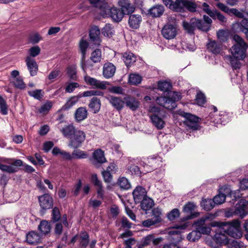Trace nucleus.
I'll return each mask as SVG.
<instances>
[{
	"mask_svg": "<svg viewBox=\"0 0 248 248\" xmlns=\"http://www.w3.org/2000/svg\"><path fill=\"white\" fill-rule=\"evenodd\" d=\"M53 104L51 101H47L46 103L43 105L39 109L38 112L43 114H46L52 108Z\"/></svg>",
	"mask_w": 248,
	"mask_h": 248,
	"instance_id": "obj_44",
	"label": "nucleus"
},
{
	"mask_svg": "<svg viewBox=\"0 0 248 248\" xmlns=\"http://www.w3.org/2000/svg\"><path fill=\"white\" fill-rule=\"evenodd\" d=\"M79 96H74L71 97L62 107L61 110H65L69 109L77 103L79 100Z\"/></svg>",
	"mask_w": 248,
	"mask_h": 248,
	"instance_id": "obj_42",
	"label": "nucleus"
},
{
	"mask_svg": "<svg viewBox=\"0 0 248 248\" xmlns=\"http://www.w3.org/2000/svg\"><path fill=\"white\" fill-rule=\"evenodd\" d=\"M141 208L144 211L150 210L154 205L153 200L146 196L140 202Z\"/></svg>",
	"mask_w": 248,
	"mask_h": 248,
	"instance_id": "obj_40",
	"label": "nucleus"
},
{
	"mask_svg": "<svg viewBox=\"0 0 248 248\" xmlns=\"http://www.w3.org/2000/svg\"><path fill=\"white\" fill-rule=\"evenodd\" d=\"M156 102L160 106L168 109H173L177 106L175 101L172 100L169 96V97L165 96L158 97L156 99Z\"/></svg>",
	"mask_w": 248,
	"mask_h": 248,
	"instance_id": "obj_9",
	"label": "nucleus"
},
{
	"mask_svg": "<svg viewBox=\"0 0 248 248\" xmlns=\"http://www.w3.org/2000/svg\"><path fill=\"white\" fill-rule=\"evenodd\" d=\"M123 60L126 66L129 67L136 62V57L132 53L126 52L123 54Z\"/></svg>",
	"mask_w": 248,
	"mask_h": 248,
	"instance_id": "obj_35",
	"label": "nucleus"
},
{
	"mask_svg": "<svg viewBox=\"0 0 248 248\" xmlns=\"http://www.w3.org/2000/svg\"><path fill=\"white\" fill-rule=\"evenodd\" d=\"M201 237V234L196 229L189 233L187 236V240L191 242H195L198 240Z\"/></svg>",
	"mask_w": 248,
	"mask_h": 248,
	"instance_id": "obj_50",
	"label": "nucleus"
},
{
	"mask_svg": "<svg viewBox=\"0 0 248 248\" xmlns=\"http://www.w3.org/2000/svg\"><path fill=\"white\" fill-rule=\"evenodd\" d=\"M182 4L180 5V11L187 9L190 12L196 11V4L193 0H182Z\"/></svg>",
	"mask_w": 248,
	"mask_h": 248,
	"instance_id": "obj_29",
	"label": "nucleus"
},
{
	"mask_svg": "<svg viewBox=\"0 0 248 248\" xmlns=\"http://www.w3.org/2000/svg\"><path fill=\"white\" fill-rule=\"evenodd\" d=\"M142 77L136 73L130 74L128 77V82L133 85H137L141 83Z\"/></svg>",
	"mask_w": 248,
	"mask_h": 248,
	"instance_id": "obj_41",
	"label": "nucleus"
},
{
	"mask_svg": "<svg viewBox=\"0 0 248 248\" xmlns=\"http://www.w3.org/2000/svg\"><path fill=\"white\" fill-rule=\"evenodd\" d=\"M228 32L223 30H219L217 32V37L220 42H225L228 40Z\"/></svg>",
	"mask_w": 248,
	"mask_h": 248,
	"instance_id": "obj_58",
	"label": "nucleus"
},
{
	"mask_svg": "<svg viewBox=\"0 0 248 248\" xmlns=\"http://www.w3.org/2000/svg\"><path fill=\"white\" fill-rule=\"evenodd\" d=\"M93 158L96 163L100 164L103 163L106 161L104 152L101 149H97L93 152Z\"/></svg>",
	"mask_w": 248,
	"mask_h": 248,
	"instance_id": "obj_39",
	"label": "nucleus"
},
{
	"mask_svg": "<svg viewBox=\"0 0 248 248\" xmlns=\"http://www.w3.org/2000/svg\"><path fill=\"white\" fill-rule=\"evenodd\" d=\"M77 129L72 124L65 126L61 129L63 136L70 140Z\"/></svg>",
	"mask_w": 248,
	"mask_h": 248,
	"instance_id": "obj_30",
	"label": "nucleus"
},
{
	"mask_svg": "<svg viewBox=\"0 0 248 248\" xmlns=\"http://www.w3.org/2000/svg\"><path fill=\"white\" fill-rule=\"evenodd\" d=\"M101 51L99 49H96L91 54V60L93 62H100L101 60Z\"/></svg>",
	"mask_w": 248,
	"mask_h": 248,
	"instance_id": "obj_49",
	"label": "nucleus"
},
{
	"mask_svg": "<svg viewBox=\"0 0 248 248\" xmlns=\"http://www.w3.org/2000/svg\"><path fill=\"white\" fill-rule=\"evenodd\" d=\"M0 170L2 171L8 173H14L16 171V168L12 165H6L0 162Z\"/></svg>",
	"mask_w": 248,
	"mask_h": 248,
	"instance_id": "obj_56",
	"label": "nucleus"
},
{
	"mask_svg": "<svg viewBox=\"0 0 248 248\" xmlns=\"http://www.w3.org/2000/svg\"><path fill=\"white\" fill-rule=\"evenodd\" d=\"M79 246L81 248H86L89 244V235L86 232H81L79 235Z\"/></svg>",
	"mask_w": 248,
	"mask_h": 248,
	"instance_id": "obj_36",
	"label": "nucleus"
},
{
	"mask_svg": "<svg viewBox=\"0 0 248 248\" xmlns=\"http://www.w3.org/2000/svg\"><path fill=\"white\" fill-rule=\"evenodd\" d=\"M226 199V195L223 193H219L213 199V202L215 204H220L223 203Z\"/></svg>",
	"mask_w": 248,
	"mask_h": 248,
	"instance_id": "obj_63",
	"label": "nucleus"
},
{
	"mask_svg": "<svg viewBox=\"0 0 248 248\" xmlns=\"http://www.w3.org/2000/svg\"><path fill=\"white\" fill-rule=\"evenodd\" d=\"M246 204L244 202H240L235 206V209L234 211V214L239 216L241 218L246 216L248 214V211L247 210Z\"/></svg>",
	"mask_w": 248,
	"mask_h": 248,
	"instance_id": "obj_22",
	"label": "nucleus"
},
{
	"mask_svg": "<svg viewBox=\"0 0 248 248\" xmlns=\"http://www.w3.org/2000/svg\"><path fill=\"white\" fill-rule=\"evenodd\" d=\"M196 102L199 106H203L206 102L204 94L201 92L198 93L196 95Z\"/></svg>",
	"mask_w": 248,
	"mask_h": 248,
	"instance_id": "obj_61",
	"label": "nucleus"
},
{
	"mask_svg": "<svg viewBox=\"0 0 248 248\" xmlns=\"http://www.w3.org/2000/svg\"><path fill=\"white\" fill-rule=\"evenodd\" d=\"M116 72L115 66L111 62L105 63L103 67V75L107 79L112 78Z\"/></svg>",
	"mask_w": 248,
	"mask_h": 248,
	"instance_id": "obj_16",
	"label": "nucleus"
},
{
	"mask_svg": "<svg viewBox=\"0 0 248 248\" xmlns=\"http://www.w3.org/2000/svg\"><path fill=\"white\" fill-rule=\"evenodd\" d=\"M163 1L170 9L176 12L180 11L182 0H163Z\"/></svg>",
	"mask_w": 248,
	"mask_h": 248,
	"instance_id": "obj_26",
	"label": "nucleus"
},
{
	"mask_svg": "<svg viewBox=\"0 0 248 248\" xmlns=\"http://www.w3.org/2000/svg\"><path fill=\"white\" fill-rule=\"evenodd\" d=\"M178 32L176 26L174 25L167 23L162 29L161 34L166 39L170 40L174 39Z\"/></svg>",
	"mask_w": 248,
	"mask_h": 248,
	"instance_id": "obj_8",
	"label": "nucleus"
},
{
	"mask_svg": "<svg viewBox=\"0 0 248 248\" xmlns=\"http://www.w3.org/2000/svg\"><path fill=\"white\" fill-rule=\"evenodd\" d=\"M214 111L210 113L206 119L208 121H210L211 122H212L217 125V124H222L224 120H222V118H221L220 114L221 113L218 114L217 112V108L215 107H214Z\"/></svg>",
	"mask_w": 248,
	"mask_h": 248,
	"instance_id": "obj_23",
	"label": "nucleus"
},
{
	"mask_svg": "<svg viewBox=\"0 0 248 248\" xmlns=\"http://www.w3.org/2000/svg\"><path fill=\"white\" fill-rule=\"evenodd\" d=\"M149 111L151 114L149 115L152 124L159 130L162 129L165 126V113L157 107H151Z\"/></svg>",
	"mask_w": 248,
	"mask_h": 248,
	"instance_id": "obj_2",
	"label": "nucleus"
},
{
	"mask_svg": "<svg viewBox=\"0 0 248 248\" xmlns=\"http://www.w3.org/2000/svg\"><path fill=\"white\" fill-rule=\"evenodd\" d=\"M89 107L94 113H97L100 110L101 107L100 99L96 97H93L90 101Z\"/></svg>",
	"mask_w": 248,
	"mask_h": 248,
	"instance_id": "obj_33",
	"label": "nucleus"
},
{
	"mask_svg": "<svg viewBox=\"0 0 248 248\" xmlns=\"http://www.w3.org/2000/svg\"><path fill=\"white\" fill-rule=\"evenodd\" d=\"M160 238H154V236L153 234H149L143 237L141 241V245L143 247L150 245L152 242L154 245H157L161 241Z\"/></svg>",
	"mask_w": 248,
	"mask_h": 248,
	"instance_id": "obj_34",
	"label": "nucleus"
},
{
	"mask_svg": "<svg viewBox=\"0 0 248 248\" xmlns=\"http://www.w3.org/2000/svg\"><path fill=\"white\" fill-rule=\"evenodd\" d=\"M88 111L86 108H78L75 113V119L78 122L82 121L87 118Z\"/></svg>",
	"mask_w": 248,
	"mask_h": 248,
	"instance_id": "obj_31",
	"label": "nucleus"
},
{
	"mask_svg": "<svg viewBox=\"0 0 248 248\" xmlns=\"http://www.w3.org/2000/svg\"><path fill=\"white\" fill-rule=\"evenodd\" d=\"M227 244L228 248H245L244 244L239 241L233 240Z\"/></svg>",
	"mask_w": 248,
	"mask_h": 248,
	"instance_id": "obj_59",
	"label": "nucleus"
},
{
	"mask_svg": "<svg viewBox=\"0 0 248 248\" xmlns=\"http://www.w3.org/2000/svg\"><path fill=\"white\" fill-rule=\"evenodd\" d=\"M206 14L210 16L213 19L217 18L222 23H225L227 21L226 18L220 13L217 10L212 11L210 9H207Z\"/></svg>",
	"mask_w": 248,
	"mask_h": 248,
	"instance_id": "obj_37",
	"label": "nucleus"
},
{
	"mask_svg": "<svg viewBox=\"0 0 248 248\" xmlns=\"http://www.w3.org/2000/svg\"><path fill=\"white\" fill-rule=\"evenodd\" d=\"M40 205L42 209L50 208L52 206V199L48 194H44L39 197Z\"/></svg>",
	"mask_w": 248,
	"mask_h": 248,
	"instance_id": "obj_21",
	"label": "nucleus"
},
{
	"mask_svg": "<svg viewBox=\"0 0 248 248\" xmlns=\"http://www.w3.org/2000/svg\"><path fill=\"white\" fill-rule=\"evenodd\" d=\"M61 215L59 209L55 207L52 211V220L53 222L58 221L61 218Z\"/></svg>",
	"mask_w": 248,
	"mask_h": 248,
	"instance_id": "obj_64",
	"label": "nucleus"
},
{
	"mask_svg": "<svg viewBox=\"0 0 248 248\" xmlns=\"http://www.w3.org/2000/svg\"><path fill=\"white\" fill-rule=\"evenodd\" d=\"M51 228L50 223L45 220L41 221L38 227V229L42 235H46L49 233Z\"/></svg>",
	"mask_w": 248,
	"mask_h": 248,
	"instance_id": "obj_32",
	"label": "nucleus"
},
{
	"mask_svg": "<svg viewBox=\"0 0 248 248\" xmlns=\"http://www.w3.org/2000/svg\"><path fill=\"white\" fill-rule=\"evenodd\" d=\"M118 184L121 188L124 189H128L131 186L128 180L125 177L119 178Z\"/></svg>",
	"mask_w": 248,
	"mask_h": 248,
	"instance_id": "obj_53",
	"label": "nucleus"
},
{
	"mask_svg": "<svg viewBox=\"0 0 248 248\" xmlns=\"http://www.w3.org/2000/svg\"><path fill=\"white\" fill-rule=\"evenodd\" d=\"M100 31L97 26L92 27L90 31V38L95 46H98L101 42L100 39Z\"/></svg>",
	"mask_w": 248,
	"mask_h": 248,
	"instance_id": "obj_18",
	"label": "nucleus"
},
{
	"mask_svg": "<svg viewBox=\"0 0 248 248\" xmlns=\"http://www.w3.org/2000/svg\"><path fill=\"white\" fill-rule=\"evenodd\" d=\"M72 159L86 158L88 155L83 151L76 149L73 151L72 154Z\"/></svg>",
	"mask_w": 248,
	"mask_h": 248,
	"instance_id": "obj_46",
	"label": "nucleus"
},
{
	"mask_svg": "<svg viewBox=\"0 0 248 248\" xmlns=\"http://www.w3.org/2000/svg\"><path fill=\"white\" fill-rule=\"evenodd\" d=\"M207 48L209 51L213 54H217L221 52L222 45L215 41H210L207 44Z\"/></svg>",
	"mask_w": 248,
	"mask_h": 248,
	"instance_id": "obj_28",
	"label": "nucleus"
},
{
	"mask_svg": "<svg viewBox=\"0 0 248 248\" xmlns=\"http://www.w3.org/2000/svg\"><path fill=\"white\" fill-rule=\"evenodd\" d=\"M85 139L86 134L85 132L77 129L69 140L68 146L74 149H77L81 147Z\"/></svg>",
	"mask_w": 248,
	"mask_h": 248,
	"instance_id": "obj_6",
	"label": "nucleus"
},
{
	"mask_svg": "<svg viewBox=\"0 0 248 248\" xmlns=\"http://www.w3.org/2000/svg\"><path fill=\"white\" fill-rule=\"evenodd\" d=\"M153 215L152 218L155 222L158 223L161 221L162 210L159 208H155L152 210Z\"/></svg>",
	"mask_w": 248,
	"mask_h": 248,
	"instance_id": "obj_45",
	"label": "nucleus"
},
{
	"mask_svg": "<svg viewBox=\"0 0 248 248\" xmlns=\"http://www.w3.org/2000/svg\"><path fill=\"white\" fill-rule=\"evenodd\" d=\"M95 95L103 96V93L102 92L98 91L90 90L84 92L82 94L78 95L79 98H80L82 96L88 97Z\"/></svg>",
	"mask_w": 248,
	"mask_h": 248,
	"instance_id": "obj_51",
	"label": "nucleus"
},
{
	"mask_svg": "<svg viewBox=\"0 0 248 248\" xmlns=\"http://www.w3.org/2000/svg\"><path fill=\"white\" fill-rule=\"evenodd\" d=\"M100 14L104 17L110 16L114 21L118 22L122 20L124 14L121 10L108 3H104L100 6Z\"/></svg>",
	"mask_w": 248,
	"mask_h": 248,
	"instance_id": "obj_3",
	"label": "nucleus"
},
{
	"mask_svg": "<svg viewBox=\"0 0 248 248\" xmlns=\"http://www.w3.org/2000/svg\"><path fill=\"white\" fill-rule=\"evenodd\" d=\"M67 74L71 79L76 80L77 76L76 67L75 65H71L68 67Z\"/></svg>",
	"mask_w": 248,
	"mask_h": 248,
	"instance_id": "obj_54",
	"label": "nucleus"
},
{
	"mask_svg": "<svg viewBox=\"0 0 248 248\" xmlns=\"http://www.w3.org/2000/svg\"><path fill=\"white\" fill-rule=\"evenodd\" d=\"M199 25H200L199 19L196 18H191L189 22L184 21L183 23L184 28L190 34L194 33L196 29H198Z\"/></svg>",
	"mask_w": 248,
	"mask_h": 248,
	"instance_id": "obj_12",
	"label": "nucleus"
},
{
	"mask_svg": "<svg viewBox=\"0 0 248 248\" xmlns=\"http://www.w3.org/2000/svg\"><path fill=\"white\" fill-rule=\"evenodd\" d=\"M180 215L179 210L175 208L172 210L167 215L168 218L170 220H173L178 217Z\"/></svg>",
	"mask_w": 248,
	"mask_h": 248,
	"instance_id": "obj_62",
	"label": "nucleus"
},
{
	"mask_svg": "<svg viewBox=\"0 0 248 248\" xmlns=\"http://www.w3.org/2000/svg\"><path fill=\"white\" fill-rule=\"evenodd\" d=\"M0 112L3 115H6L8 113L7 106L5 100L0 95Z\"/></svg>",
	"mask_w": 248,
	"mask_h": 248,
	"instance_id": "obj_60",
	"label": "nucleus"
},
{
	"mask_svg": "<svg viewBox=\"0 0 248 248\" xmlns=\"http://www.w3.org/2000/svg\"><path fill=\"white\" fill-rule=\"evenodd\" d=\"M158 87L160 90L163 92L170 91L172 88L171 83L166 81H159L158 83Z\"/></svg>",
	"mask_w": 248,
	"mask_h": 248,
	"instance_id": "obj_48",
	"label": "nucleus"
},
{
	"mask_svg": "<svg viewBox=\"0 0 248 248\" xmlns=\"http://www.w3.org/2000/svg\"><path fill=\"white\" fill-rule=\"evenodd\" d=\"M201 205L203 208L206 211H209L213 209L214 207V202L213 200L205 199L202 201Z\"/></svg>",
	"mask_w": 248,
	"mask_h": 248,
	"instance_id": "obj_47",
	"label": "nucleus"
},
{
	"mask_svg": "<svg viewBox=\"0 0 248 248\" xmlns=\"http://www.w3.org/2000/svg\"><path fill=\"white\" fill-rule=\"evenodd\" d=\"M209 219L208 216H205L195 221L193 223L195 229L200 233L201 235H209L211 232V228L205 224V222Z\"/></svg>",
	"mask_w": 248,
	"mask_h": 248,
	"instance_id": "obj_7",
	"label": "nucleus"
},
{
	"mask_svg": "<svg viewBox=\"0 0 248 248\" xmlns=\"http://www.w3.org/2000/svg\"><path fill=\"white\" fill-rule=\"evenodd\" d=\"M89 46L88 43L87 41L82 40L80 41L79 43V47L81 51V52L82 55V61L81 62V67L83 71H85L86 66L84 63V60L85 59V57L86 53V49L88 48Z\"/></svg>",
	"mask_w": 248,
	"mask_h": 248,
	"instance_id": "obj_38",
	"label": "nucleus"
},
{
	"mask_svg": "<svg viewBox=\"0 0 248 248\" xmlns=\"http://www.w3.org/2000/svg\"><path fill=\"white\" fill-rule=\"evenodd\" d=\"M13 83L16 88L23 89L25 88V84L23 82V79L20 77L14 78L13 80Z\"/></svg>",
	"mask_w": 248,
	"mask_h": 248,
	"instance_id": "obj_55",
	"label": "nucleus"
},
{
	"mask_svg": "<svg viewBox=\"0 0 248 248\" xmlns=\"http://www.w3.org/2000/svg\"><path fill=\"white\" fill-rule=\"evenodd\" d=\"M118 5L121 7V10L124 14H130L135 10V7L129 2V0H119Z\"/></svg>",
	"mask_w": 248,
	"mask_h": 248,
	"instance_id": "obj_19",
	"label": "nucleus"
},
{
	"mask_svg": "<svg viewBox=\"0 0 248 248\" xmlns=\"http://www.w3.org/2000/svg\"><path fill=\"white\" fill-rule=\"evenodd\" d=\"M132 194L136 203H140L147 196L146 189L140 186H137L133 190Z\"/></svg>",
	"mask_w": 248,
	"mask_h": 248,
	"instance_id": "obj_14",
	"label": "nucleus"
},
{
	"mask_svg": "<svg viewBox=\"0 0 248 248\" xmlns=\"http://www.w3.org/2000/svg\"><path fill=\"white\" fill-rule=\"evenodd\" d=\"M181 115L186 119V121H189V122H199V118L195 115H192L189 113L183 112Z\"/></svg>",
	"mask_w": 248,
	"mask_h": 248,
	"instance_id": "obj_57",
	"label": "nucleus"
},
{
	"mask_svg": "<svg viewBox=\"0 0 248 248\" xmlns=\"http://www.w3.org/2000/svg\"><path fill=\"white\" fill-rule=\"evenodd\" d=\"M124 104L132 110H135L139 107V102L134 97L127 95L124 98Z\"/></svg>",
	"mask_w": 248,
	"mask_h": 248,
	"instance_id": "obj_25",
	"label": "nucleus"
},
{
	"mask_svg": "<svg viewBox=\"0 0 248 248\" xmlns=\"http://www.w3.org/2000/svg\"><path fill=\"white\" fill-rule=\"evenodd\" d=\"M84 80L88 85L92 86L94 88L102 90L106 89L107 88V85H108V81H101L88 76H85L84 77Z\"/></svg>",
	"mask_w": 248,
	"mask_h": 248,
	"instance_id": "obj_10",
	"label": "nucleus"
},
{
	"mask_svg": "<svg viewBox=\"0 0 248 248\" xmlns=\"http://www.w3.org/2000/svg\"><path fill=\"white\" fill-rule=\"evenodd\" d=\"M227 58L232 67L234 69H239L241 66V63L239 59H236L232 56H228Z\"/></svg>",
	"mask_w": 248,
	"mask_h": 248,
	"instance_id": "obj_52",
	"label": "nucleus"
},
{
	"mask_svg": "<svg viewBox=\"0 0 248 248\" xmlns=\"http://www.w3.org/2000/svg\"><path fill=\"white\" fill-rule=\"evenodd\" d=\"M141 21V16L139 15H131L129 17L128 24L132 29L138 28Z\"/></svg>",
	"mask_w": 248,
	"mask_h": 248,
	"instance_id": "obj_27",
	"label": "nucleus"
},
{
	"mask_svg": "<svg viewBox=\"0 0 248 248\" xmlns=\"http://www.w3.org/2000/svg\"><path fill=\"white\" fill-rule=\"evenodd\" d=\"M41 240L40 234L34 231L29 232L26 235V241L31 245H35L40 242Z\"/></svg>",
	"mask_w": 248,
	"mask_h": 248,
	"instance_id": "obj_24",
	"label": "nucleus"
},
{
	"mask_svg": "<svg viewBox=\"0 0 248 248\" xmlns=\"http://www.w3.org/2000/svg\"><path fill=\"white\" fill-rule=\"evenodd\" d=\"M164 12V7L162 5L156 4L150 8L148 10V15L153 17H160Z\"/></svg>",
	"mask_w": 248,
	"mask_h": 248,
	"instance_id": "obj_17",
	"label": "nucleus"
},
{
	"mask_svg": "<svg viewBox=\"0 0 248 248\" xmlns=\"http://www.w3.org/2000/svg\"><path fill=\"white\" fill-rule=\"evenodd\" d=\"M114 33L113 27L110 24H106L102 29V33L106 37H111Z\"/></svg>",
	"mask_w": 248,
	"mask_h": 248,
	"instance_id": "obj_43",
	"label": "nucleus"
},
{
	"mask_svg": "<svg viewBox=\"0 0 248 248\" xmlns=\"http://www.w3.org/2000/svg\"><path fill=\"white\" fill-rule=\"evenodd\" d=\"M91 181L96 187L97 197L103 199L104 197V190L103 188L102 182L98 179L96 174H93L92 175Z\"/></svg>",
	"mask_w": 248,
	"mask_h": 248,
	"instance_id": "obj_13",
	"label": "nucleus"
},
{
	"mask_svg": "<svg viewBox=\"0 0 248 248\" xmlns=\"http://www.w3.org/2000/svg\"><path fill=\"white\" fill-rule=\"evenodd\" d=\"M160 161V157L153 155L147 158H143L140 161V164L145 168V172L147 173L157 167Z\"/></svg>",
	"mask_w": 248,
	"mask_h": 248,
	"instance_id": "obj_5",
	"label": "nucleus"
},
{
	"mask_svg": "<svg viewBox=\"0 0 248 248\" xmlns=\"http://www.w3.org/2000/svg\"><path fill=\"white\" fill-rule=\"evenodd\" d=\"M25 62L31 76H35L37 73L38 66L35 60L30 56H27L25 59Z\"/></svg>",
	"mask_w": 248,
	"mask_h": 248,
	"instance_id": "obj_15",
	"label": "nucleus"
},
{
	"mask_svg": "<svg viewBox=\"0 0 248 248\" xmlns=\"http://www.w3.org/2000/svg\"><path fill=\"white\" fill-rule=\"evenodd\" d=\"M111 105L118 110H122L124 108V102L121 97L108 96L106 97Z\"/></svg>",
	"mask_w": 248,
	"mask_h": 248,
	"instance_id": "obj_20",
	"label": "nucleus"
},
{
	"mask_svg": "<svg viewBox=\"0 0 248 248\" xmlns=\"http://www.w3.org/2000/svg\"><path fill=\"white\" fill-rule=\"evenodd\" d=\"M223 227H219L216 231V234L213 236V240L217 244L226 245L228 243V239L226 235Z\"/></svg>",
	"mask_w": 248,
	"mask_h": 248,
	"instance_id": "obj_11",
	"label": "nucleus"
},
{
	"mask_svg": "<svg viewBox=\"0 0 248 248\" xmlns=\"http://www.w3.org/2000/svg\"><path fill=\"white\" fill-rule=\"evenodd\" d=\"M233 40L235 42L231 48V54L236 59L244 60L246 56L248 45L244 40L238 35H234Z\"/></svg>",
	"mask_w": 248,
	"mask_h": 248,
	"instance_id": "obj_1",
	"label": "nucleus"
},
{
	"mask_svg": "<svg viewBox=\"0 0 248 248\" xmlns=\"http://www.w3.org/2000/svg\"><path fill=\"white\" fill-rule=\"evenodd\" d=\"M223 228L226 233L232 237L239 239L242 236V233L240 230V222L238 219L226 223Z\"/></svg>",
	"mask_w": 248,
	"mask_h": 248,
	"instance_id": "obj_4",
	"label": "nucleus"
}]
</instances>
